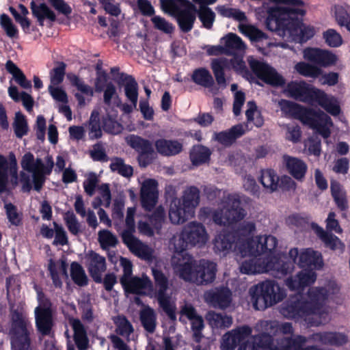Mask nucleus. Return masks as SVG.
Wrapping results in <instances>:
<instances>
[{
  "label": "nucleus",
  "instance_id": "nucleus-39",
  "mask_svg": "<svg viewBox=\"0 0 350 350\" xmlns=\"http://www.w3.org/2000/svg\"><path fill=\"white\" fill-rule=\"evenodd\" d=\"M5 68L21 87L24 89H30L31 88V81L27 79L22 70L13 62L11 60L8 61L5 64Z\"/></svg>",
  "mask_w": 350,
  "mask_h": 350
},
{
  "label": "nucleus",
  "instance_id": "nucleus-38",
  "mask_svg": "<svg viewBox=\"0 0 350 350\" xmlns=\"http://www.w3.org/2000/svg\"><path fill=\"white\" fill-rule=\"evenodd\" d=\"M126 142L128 145L141 154L140 158L142 157L144 154L152 152L151 143L149 141L144 139L138 136L133 135H129L126 137Z\"/></svg>",
  "mask_w": 350,
  "mask_h": 350
},
{
  "label": "nucleus",
  "instance_id": "nucleus-36",
  "mask_svg": "<svg viewBox=\"0 0 350 350\" xmlns=\"http://www.w3.org/2000/svg\"><path fill=\"white\" fill-rule=\"evenodd\" d=\"M312 339L315 342L334 345H342L347 341V338L345 334L334 332L315 334L313 335Z\"/></svg>",
  "mask_w": 350,
  "mask_h": 350
},
{
  "label": "nucleus",
  "instance_id": "nucleus-49",
  "mask_svg": "<svg viewBox=\"0 0 350 350\" xmlns=\"http://www.w3.org/2000/svg\"><path fill=\"white\" fill-rule=\"evenodd\" d=\"M99 196L92 202V206L97 208L100 206L109 207L111 204V192L107 184H102L98 188Z\"/></svg>",
  "mask_w": 350,
  "mask_h": 350
},
{
  "label": "nucleus",
  "instance_id": "nucleus-8",
  "mask_svg": "<svg viewBox=\"0 0 350 350\" xmlns=\"http://www.w3.org/2000/svg\"><path fill=\"white\" fill-rule=\"evenodd\" d=\"M246 215L245 210L241 206L239 196L225 192H223L222 199L216 210L212 211L210 208L204 207L199 212L201 219L211 217L215 224L225 226L243 219Z\"/></svg>",
  "mask_w": 350,
  "mask_h": 350
},
{
  "label": "nucleus",
  "instance_id": "nucleus-42",
  "mask_svg": "<svg viewBox=\"0 0 350 350\" xmlns=\"http://www.w3.org/2000/svg\"><path fill=\"white\" fill-rule=\"evenodd\" d=\"M196 15L202 23V27L206 29H211L215 21V13L209 7L199 6Z\"/></svg>",
  "mask_w": 350,
  "mask_h": 350
},
{
  "label": "nucleus",
  "instance_id": "nucleus-25",
  "mask_svg": "<svg viewBox=\"0 0 350 350\" xmlns=\"http://www.w3.org/2000/svg\"><path fill=\"white\" fill-rule=\"evenodd\" d=\"M67 78L71 84L75 86L79 92L75 94V97L78 101V104L81 107H84L88 104L94 95V90L90 85L85 84L83 81L80 79L77 75L69 73Z\"/></svg>",
  "mask_w": 350,
  "mask_h": 350
},
{
  "label": "nucleus",
  "instance_id": "nucleus-14",
  "mask_svg": "<svg viewBox=\"0 0 350 350\" xmlns=\"http://www.w3.org/2000/svg\"><path fill=\"white\" fill-rule=\"evenodd\" d=\"M155 285L157 288L156 297L160 306L172 319H176V299L172 297V293H168V280L161 271L152 269Z\"/></svg>",
  "mask_w": 350,
  "mask_h": 350
},
{
  "label": "nucleus",
  "instance_id": "nucleus-51",
  "mask_svg": "<svg viewBox=\"0 0 350 350\" xmlns=\"http://www.w3.org/2000/svg\"><path fill=\"white\" fill-rule=\"evenodd\" d=\"M88 136L90 139H96L102 136V131L99 123V113L94 110L89 120Z\"/></svg>",
  "mask_w": 350,
  "mask_h": 350
},
{
  "label": "nucleus",
  "instance_id": "nucleus-11",
  "mask_svg": "<svg viewBox=\"0 0 350 350\" xmlns=\"http://www.w3.org/2000/svg\"><path fill=\"white\" fill-rule=\"evenodd\" d=\"M250 295L254 308L260 310L280 302L286 294L276 282L267 280L250 288Z\"/></svg>",
  "mask_w": 350,
  "mask_h": 350
},
{
  "label": "nucleus",
  "instance_id": "nucleus-45",
  "mask_svg": "<svg viewBox=\"0 0 350 350\" xmlns=\"http://www.w3.org/2000/svg\"><path fill=\"white\" fill-rule=\"evenodd\" d=\"M216 10L223 17L232 18L238 22H244L247 21V16L243 11L239 9L228 8L226 5H218Z\"/></svg>",
  "mask_w": 350,
  "mask_h": 350
},
{
  "label": "nucleus",
  "instance_id": "nucleus-44",
  "mask_svg": "<svg viewBox=\"0 0 350 350\" xmlns=\"http://www.w3.org/2000/svg\"><path fill=\"white\" fill-rule=\"evenodd\" d=\"M124 88L126 98L136 107L138 100V85L136 81L131 77H126Z\"/></svg>",
  "mask_w": 350,
  "mask_h": 350
},
{
  "label": "nucleus",
  "instance_id": "nucleus-4",
  "mask_svg": "<svg viewBox=\"0 0 350 350\" xmlns=\"http://www.w3.org/2000/svg\"><path fill=\"white\" fill-rule=\"evenodd\" d=\"M255 231L256 226L252 221H244L241 224L235 234L237 241L234 253L244 256L274 250L278 243L276 238L266 234L253 237Z\"/></svg>",
  "mask_w": 350,
  "mask_h": 350
},
{
  "label": "nucleus",
  "instance_id": "nucleus-20",
  "mask_svg": "<svg viewBox=\"0 0 350 350\" xmlns=\"http://www.w3.org/2000/svg\"><path fill=\"white\" fill-rule=\"evenodd\" d=\"M139 182L141 185L140 188V199L142 207L150 211L157 204L159 191L158 183L152 178H147L144 181Z\"/></svg>",
  "mask_w": 350,
  "mask_h": 350
},
{
  "label": "nucleus",
  "instance_id": "nucleus-48",
  "mask_svg": "<svg viewBox=\"0 0 350 350\" xmlns=\"http://www.w3.org/2000/svg\"><path fill=\"white\" fill-rule=\"evenodd\" d=\"M332 196L339 208L345 210L347 207L346 192L343 187L337 182L331 183Z\"/></svg>",
  "mask_w": 350,
  "mask_h": 350
},
{
  "label": "nucleus",
  "instance_id": "nucleus-15",
  "mask_svg": "<svg viewBox=\"0 0 350 350\" xmlns=\"http://www.w3.org/2000/svg\"><path fill=\"white\" fill-rule=\"evenodd\" d=\"M28 321L20 312L12 314V323L10 331L12 347L14 350H31L27 333Z\"/></svg>",
  "mask_w": 350,
  "mask_h": 350
},
{
  "label": "nucleus",
  "instance_id": "nucleus-52",
  "mask_svg": "<svg viewBox=\"0 0 350 350\" xmlns=\"http://www.w3.org/2000/svg\"><path fill=\"white\" fill-rule=\"evenodd\" d=\"M211 152L208 148L202 146H194L191 152L190 158L194 165L205 163L209 159Z\"/></svg>",
  "mask_w": 350,
  "mask_h": 350
},
{
  "label": "nucleus",
  "instance_id": "nucleus-24",
  "mask_svg": "<svg viewBox=\"0 0 350 350\" xmlns=\"http://www.w3.org/2000/svg\"><path fill=\"white\" fill-rule=\"evenodd\" d=\"M164 221L165 210L162 206H158L150 217V222L152 227L145 221H139L138 223L139 232L148 237L153 236L154 233L159 234Z\"/></svg>",
  "mask_w": 350,
  "mask_h": 350
},
{
  "label": "nucleus",
  "instance_id": "nucleus-6",
  "mask_svg": "<svg viewBox=\"0 0 350 350\" xmlns=\"http://www.w3.org/2000/svg\"><path fill=\"white\" fill-rule=\"evenodd\" d=\"M245 45H213L207 49L209 55H230L232 58L229 62L226 58L214 59L211 68L218 85L222 89L226 87V80L224 70L232 66L237 72L243 75L245 72V64L243 61Z\"/></svg>",
  "mask_w": 350,
  "mask_h": 350
},
{
  "label": "nucleus",
  "instance_id": "nucleus-57",
  "mask_svg": "<svg viewBox=\"0 0 350 350\" xmlns=\"http://www.w3.org/2000/svg\"><path fill=\"white\" fill-rule=\"evenodd\" d=\"M110 168L113 172H116L126 178L131 177L133 172V167L125 164L123 160L119 158H115L111 160Z\"/></svg>",
  "mask_w": 350,
  "mask_h": 350
},
{
  "label": "nucleus",
  "instance_id": "nucleus-43",
  "mask_svg": "<svg viewBox=\"0 0 350 350\" xmlns=\"http://www.w3.org/2000/svg\"><path fill=\"white\" fill-rule=\"evenodd\" d=\"M333 10L337 24L346 28L350 23V6L335 5Z\"/></svg>",
  "mask_w": 350,
  "mask_h": 350
},
{
  "label": "nucleus",
  "instance_id": "nucleus-37",
  "mask_svg": "<svg viewBox=\"0 0 350 350\" xmlns=\"http://www.w3.org/2000/svg\"><path fill=\"white\" fill-rule=\"evenodd\" d=\"M245 132V129L242 125H237L232 127L228 131L221 132L217 134H215V139L218 141L221 144L224 146L230 145L234 139L243 135Z\"/></svg>",
  "mask_w": 350,
  "mask_h": 350
},
{
  "label": "nucleus",
  "instance_id": "nucleus-31",
  "mask_svg": "<svg viewBox=\"0 0 350 350\" xmlns=\"http://www.w3.org/2000/svg\"><path fill=\"white\" fill-rule=\"evenodd\" d=\"M170 247L171 249L174 250L175 252V254L172 258V262L175 256H180L181 258V256L185 254H189L188 253H183L185 250L191 248L188 239L184 233V229H183L180 233L174 235L170 240Z\"/></svg>",
  "mask_w": 350,
  "mask_h": 350
},
{
  "label": "nucleus",
  "instance_id": "nucleus-28",
  "mask_svg": "<svg viewBox=\"0 0 350 350\" xmlns=\"http://www.w3.org/2000/svg\"><path fill=\"white\" fill-rule=\"evenodd\" d=\"M284 161L288 172L297 180H302L307 171V165L300 159L285 155Z\"/></svg>",
  "mask_w": 350,
  "mask_h": 350
},
{
  "label": "nucleus",
  "instance_id": "nucleus-7",
  "mask_svg": "<svg viewBox=\"0 0 350 350\" xmlns=\"http://www.w3.org/2000/svg\"><path fill=\"white\" fill-rule=\"evenodd\" d=\"M272 252L265 251L254 255L241 256L235 253L239 264V270L243 274L254 275L271 272L275 278H282L293 269L292 263H288L286 268H280V262L278 256H272Z\"/></svg>",
  "mask_w": 350,
  "mask_h": 350
},
{
  "label": "nucleus",
  "instance_id": "nucleus-17",
  "mask_svg": "<svg viewBox=\"0 0 350 350\" xmlns=\"http://www.w3.org/2000/svg\"><path fill=\"white\" fill-rule=\"evenodd\" d=\"M38 299L39 304L35 309L36 326L42 334L46 335L52 327L51 304L40 292H38Z\"/></svg>",
  "mask_w": 350,
  "mask_h": 350
},
{
  "label": "nucleus",
  "instance_id": "nucleus-12",
  "mask_svg": "<svg viewBox=\"0 0 350 350\" xmlns=\"http://www.w3.org/2000/svg\"><path fill=\"white\" fill-rule=\"evenodd\" d=\"M135 207L127 208L125 219L126 229L122 234V239L132 253L142 259L150 260L152 257V250L133 235L135 230Z\"/></svg>",
  "mask_w": 350,
  "mask_h": 350
},
{
  "label": "nucleus",
  "instance_id": "nucleus-54",
  "mask_svg": "<svg viewBox=\"0 0 350 350\" xmlns=\"http://www.w3.org/2000/svg\"><path fill=\"white\" fill-rule=\"evenodd\" d=\"M13 128L16 136L18 138L23 137L28 133L29 128L26 118L21 112L15 113Z\"/></svg>",
  "mask_w": 350,
  "mask_h": 350
},
{
  "label": "nucleus",
  "instance_id": "nucleus-29",
  "mask_svg": "<svg viewBox=\"0 0 350 350\" xmlns=\"http://www.w3.org/2000/svg\"><path fill=\"white\" fill-rule=\"evenodd\" d=\"M67 267L68 265L63 258L56 262L50 260L49 268L55 286L60 287L62 284V280L68 278Z\"/></svg>",
  "mask_w": 350,
  "mask_h": 350
},
{
  "label": "nucleus",
  "instance_id": "nucleus-35",
  "mask_svg": "<svg viewBox=\"0 0 350 350\" xmlns=\"http://www.w3.org/2000/svg\"><path fill=\"white\" fill-rule=\"evenodd\" d=\"M193 81L198 85L211 88L210 91L213 94H216L218 90L216 87L213 86V79L210 72L205 68L196 69L192 75Z\"/></svg>",
  "mask_w": 350,
  "mask_h": 350
},
{
  "label": "nucleus",
  "instance_id": "nucleus-55",
  "mask_svg": "<svg viewBox=\"0 0 350 350\" xmlns=\"http://www.w3.org/2000/svg\"><path fill=\"white\" fill-rule=\"evenodd\" d=\"M116 116V112L113 111L111 114H107V117L103 119V129L106 132L116 135L122 131V125L115 120Z\"/></svg>",
  "mask_w": 350,
  "mask_h": 350
},
{
  "label": "nucleus",
  "instance_id": "nucleus-9",
  "mask_svg": "<svg viewBox=\"0 0 350 350\" xmlns=\"http://www.w3.org/2000/svg\"><path fill=\"white\" fill-rule=\"evenodd\" d=\"M284 92L287 96L299 101L308 103H317L333 116L340 113L338 102L334 97L326 94L304 81H292L287 85Z\"/></svg>",
  "mask_w": 350,
  "mask_h": 350
},
{
  "label": "nucleus",
  "instance_id": "nucleus-19",
  "mask_svg": "<svg viewBox=\"0 0 350 350\" xmlns=\"http://www.w3.org/2000/svg\"><path fill=\"white\" fill-rule=\"evenodd\" d=\"M184 233L191 247H203L209 240V235L205 226L201 223L191 221L184 226Z\"/></svg>",
  "mask_w": 350,
  "mask_h": 350
},
{
  "label": "nucleus",
  "instance_id": "nucleus-40",
  "mask_svg": "<svg viewBox=\"0 0 350 350\" xmlns=\"http://www.w3.org/2000/svg\"><path fill=\"white\" fill-rule=\"evenodd\" d=\"M5 68L21 87L24 89H30L31 88V81L27 79L22 70L13 62L11 60L8 61L5 64Z\"/></svg>",
  "mask_w": 350,
  "mask_h": 350
},
{
  "label": "nucleus",
  "instance_id": "nucleus-30",
  "mask_svg": "<svg viewBox=\"0 0 350 350\" xmlns=\"http://www.w3.org/2000/svg\"><path fill=\"white\" fill-rule=\"evenodd\" d=\"M69 323L74 331L75 343L79 350H86L89 340L86 332L81 321L77 319H70Z\"/></svg>",
  "mask_w": 350,
  "mask_h": 350
},
{
  "label": "nucleus",
  "instance_id": "nucleus-16",
  "mask_svg": "<svg viewBox=\"0 0 350 350\" xmlns=\"http://www.w3.org/2000/svg\"><path fill=\"white\" fill-rule=\"evenodd\" d=\"M248 62L253 72L267 83L275 86L282 85L284 83V78L269 65L252 57L248 59Z\"/></svg>",
  "mask_w": 350,
  "mask_h": 350
},
{
  "label": "nucleus",
  "instance_id": "nucleus-5",
  "mask_svg": "<svg viewBox=\"0 0 350 350\" xmlns=\"http://www.w3.org/2000/svg\"><path fill=\"white\" fill-rule=\"evenodd\" d=\"M278 105L286 116L299 120L325 139L329 137L333 123L330 117L324 112L304 108L286 100H281Z\"/></svg>",
  "mask_w": 350,
  "mask_h": 350
},
{
  "label": "nucleus",
  "instance_id": "nucleus-2",
  "mask_svg": "<svg viewBox=\"0 0 350 350\" xmlns=\"http://www.w3.org/2000/svg\"><path fill=\"white\" fill-rule=\"evenodd\" d=\"M21 165L23 171L18 176L15 155L11 152L7 159L0 154V194L7 190L8 183L15 187L21 182L23 191H29L32 185L36 191H39L46 176L51 174L54 162L51 157L47 156L42 161L35 159L31 153L27 152L22 157Z\"/></svg>",
  "mask_w": 350,
  "mask_h": 350
},
{
  "label": "nucleus",
  "instance_id": "nucleus-22",
  "mask_svg": "<svg viewBox=\"0 0 350 350\" xmlns=\"http://www.w3.org/2000/svg\"><path fill=\"white\" fill-rule=\"evenodd\" d=\"M85 263L94 280L97 283L101 282L102 273L106 270L105 258L93 251H89L85 254Z\"/></svg>",
  "mask_w": 350,
  "mask_h": 350
},
{
  "label": "nucleus",
  "instance_id": "nucleus-33",
  "mask_svg": "<svg viewBox=\"0 0 350 350\" xmlns=\"http://www.w3.org/2000/svg\"><path fill=\"white\" fill-rule=\"evenodd\" d=\"M30 8L32 14L37 18L40 25H43L44 21L46 18L52 22L56 21L55 12L44 3L37 5L36 3L32 1L30 3Z\"/></svg>",
  "mask_w": 350,
  "mask_h": 350
},
{
  "label": "nucleus",
  "instance_id": "nucleus-18",
  "mask_svg": "<svg viewBox=\"0 0 350 350\" xmlns=\"http://www.w3.org/2000/svg\"><path fill=\"white\" fill-rule=\"evenodd\" d=\"M193 8L182 7L175 8L162 9L165 12L168 13L174 16L180 29L187 33L190 31L193 27L196 19L197 8L193 5Z\"/></svg>",
  "mask_w": 350,
  "mask_h": 350
},
{
  "label": "nucleus",
  "instance_id": "nucleus-3",
  "mask_svg": "<svg viewBox=\"0 0 350 350\" xmlns=\"http://www.w3.org/2000/svg\"><path fill=\"white\" fill-rule=\"evenodd\" d=\"M174 273L183 280L204 284L212 282L217 271L216 264L206 260H196L190 254L175 256L172 261Z\"/></svg>",
  "mask_w": 350,
  "mask_h": 350
},
{
  "label": "nucleus",
  "instance_id": "nucleus-10",
  "mask_svg": "<svg viewBox=\"0 0 350 350\" xmlns=\"http://www.w3.org/2000/svg\"><path fill=\"white\" fill-rule=\"evenodd\" d=\"M200 203V191L191 187L185 189L181 198H174L170 203L169 218L174 224H183L193 217Z\"/></svg>",
  "mask_w": 350,
  "mask_h": 350
},
{
  "label": "nucleus",
  "instance_id": "nucleus-64",
  "mask_svg": "<svg viewBox=\"0 0 350 350\" xmlns=\"http://www.w3.org/2000/svg\"><path fill=\"white\" fill-rule=\"evenodd\" d=\"M98 241L103 248L114 246L117 243L116 237L107 230H103L98 232Z\"/></svg>",
  "mask_w": 350,
  "mask_h": 350
},
{
  "label": "nucleus",
  "instance_id": "nucleus-53",
  "mask_svg": "<svg viewBox=\"0 0 350 350\" xmlns=\"http://www.w3.org/2000/svg\"><path fill=\"white\" fill-rule=\"evenodd\" d=\"M140 319L146 330L149 332H154L156 325V317L154 312L152 308L149 307L143 308L140 313Z\"/></svg>",
  "mask_w": 350,
  "mask_h": 350
},
{
  "label": "nucleus",
  "instance_id": "nucleus-41",
  "mask_svg": "<svg viewBox=\"0 0 350 350\" xmlns=\"http://www.w3.org/2000/svg\"><path fill=\"white\" fill-rule=\"evenodd\" d=\"M206 318L213 328H226L230 327L232 323L230 317L215 312H208Z\"/></svg>",
  "mask_w": 350,
  "mask_h": 350
},
{
  "label": "nucleus",
  "instance_id": "nucleus-62",
  "mask_svg": "<svg viewBox=\"0 0 350 350\" xmlns=\"http://www.w3.org/2000/svg\"><path fill=\"white\" fill-rule=\"evenodd\" d=\"M151 21L155 29L163 31L166 33L173 32L174 27L173 25L167 21L164 18L160 16H154L151 18Z\"/></svg>",
  "mask_w": 350,
  "mask_h": 350
},
{
  "label": "nucleus",
  "instance_id": "nucleus-56",
  "mask_svg": "<svg viewBox=\"0 0 350 350\" xmlns=\"http://www.w3.org/2000/svg\"><path fill=\"white\" fill-rule=\"evenodd\" d=\"M70 275L75 284L84 286L88 283L87 275L83 267L77 262H72L70 265Z\"/></svg>",
  "mask_w": 350,
  "mask_h": 350
},
{
  "label": "nucleus",
  "instance_id": "nucleus-60",
  "mask_svg": "<svg viewBox=\"0 0 350 350\" xmlns=\"http://www.w3.org/2000/svg\"><path fill=\"white\" fill-rule=\"evenodd\" d=\"M243 33L251 42H260L268 38L267 35L254 25H247L245 27Z\"/></svg>",
  "mask_w": 350,
  "mask_h": 350
},
{
  "label": "nucleus",
  "instance_id": "nucleus-50",
  "mask_svg": "<svg viewBox=\"0 0 350 350\" xmlns=\"http://www.w3.org/2000/svg\"><path fill=\"white\" fill-rule=\"evenodd\" d=\"M296 71L306 77L317 78L322 75V70L315 65L306 62H299L295 66Z\"/></svg>",
  "mask_w": 350,
  "mask_h": 350
},
{
  "label": "nucleus",
  "instance_id": "nucleus-34",
  "mask_svg": "<svg viewBox=\"0 0 350 350\" xmlns=\"http://www.w3.org/2000/svg\"><path fill=\"white\" fill-rule=\"evenodd\" d=\"M155 147L159 153L165 156H172L178 154L183 148L182 144L176 140L158 139Z\"/></svg>",
  "mask_w": 350,
  "mask_h": 350
},
{
  "label": "nucleus",
  "instance_id": "nucleus-1",
  "mask_svg": "<svg viewBox=\"0 0 350 350\" xmlns=\"http://www.w3.org/2000/svg\"><path fill=\"white\" fill-rule=\"evenodd\" d=\"M316 279L317 275L313 271L303 270L295 277L286 280V286L292 291H297L298 295L281 307L280 312L283 316L297 321L303 320L311 325H319L327 321V313L323 308V304L331 300L340 304L343 297L339 286L334 281L329 282L323 288L310 289L305 296L300 295L304 287L314 283Z\"/></svg>",
  "mask_w": 350,
  "mask_h": 350
},
{
  "label": "nucleus",
  "instance_id": "nucleus-27",
  "mask_svg": "<svg viewBox=\"0 0 350 350\" xmlns=\"http://www.w3.org/2000/svg\"><path fill=\"white\" fill-rule=\"evenodd\" d=\"M122 286L126 292L136 294H147L152 290V282L146 275L142 278L133 277Z\"/></svg>",
  "mask_w": 350,
  "mask_h": 350
},
{
  "label": "nucleus",
  "instance_id": "nucleus-21",
  "mask_svg": "<svg viewBox=\"0 0 350 350\" xmlns=\"http://www.w3.org/2000/svg\"><path fill=\"white\" fill-rule=\"evenodd\" d=\"M204 298L209 305L224 309L230 305L232 293L227 287L214 288L205 292Z\"/></svg>",
  "mask_w": 350,
  "mask_h": 350
},
{
  "label": "nucleus",
  "instance_id": "nucleus-23",
  "mask_svg": "<svg viewBox=\"0 0 350 350\" xmlns=\"http://www.w3.org/2000/svg\"><path fill=\"white\" fill-rule=\"evenodd\" d=\"M304 57L321 67L334 65L337 61L336 56L327 51L317 48L308 47L304 51Z\"/></svg>",
  "mask_w": 350,
  "mask_h": 350
},
{
  "label": "nucleus",
  "instance_id": "nucleus-61",
  "mask_svg": "<svg viewBox=\"0 0 350 350\" xmlns=\"http://www.w3.org/2000/svg\"><path fill=\"white\" fill-rule=\"evenodd\" d=\"M113 321L116 325V332L120 335L128 337L133 332V327L125 317L118 316Z\"/></svg>",
  "mask_w": 350,
  "mask_h": 350
},
{
  "label": "nucleus",
  "instance_id": "nucleus-32",
  "mask_svg": "<svg viewBox=\"0 0 350 350\" xmlns=\"http://www.w3.org/2000/svg\"><path fill=\"white\" fill-rule=\"evenodd\" d=\"M313 228L327 247L333 250H338L340 253L343 252L345 245L336 236L325 232L323 228L317 225H314Z\"/></svg>",
  "mask_w": 350,
  "mask_h": 350
},
{
  "label": "nucleus",
  "instance_id": "nucleus-47",
  "mask_svg": "<svg viewBox=\"0 0 350 350\" xmlns=\"http://www.w3.org/2000/svg\"><path fill=\"white\" fill-rule=\"evenodd\" d=\"M279 178L273 170H265L261 172L260 181L263 187L271 191L277 189Z\"/></svg>",
  "mask_w": 350,
  "mask_h": 350
},
{
  "label": "nucleus",
  "instance_id": "nucleus-13",
  "mask_svg": "<svg viewBox=\"0 0 350 350\" xmlns=\"http://www.w3.org/2000/svg\"><path fill=\"white\" fill-rule=\"evenodd\" d=\"M279 262H280V268H286L288 263H292L293 269L294 264H297L301 267H312L314 269H321L323 265L321 254L312 249L293 248L288 252V256L280 255L278 256Z\"/></svg>",
  "mask_w": 350,
  "mask_h": 350
},
{
  "label": "nucleus",
  "instance_id": "nucleus-26",
  "mask_svg": "<svg viewBox=\"0 0 350 350\" xmlns=\"http://www.w3.org/2000/svg\"><path fill=\"white\" fill-rule=\"evenodd\" d=\"M236 241L234 234L223 230L217 233L213 240L214 250L217 253L226 255L231 251L233 245L235 246Z\"/></svg>",
  "mask_w": 350,
  "mask_h": 350
},
{
  "label": "nucleus",
  "instance_id": "nucleus-59",
  "mask_svg": "<svg viewBox=\"0 0 350 350\" xmlns=\"http://www.w3.org/2000/svg\"><path fill=\"white\" fill-rule=\"evenodd\" d=\"M247 107L245 115L247 121L252 122L256 126H262L263 119L258 111L256 104L253 101H249L247 104Z\"/></svg>",
  "mask_w": 350,
  "mask_h": 350
},
{
  "label": "nucleus",
  "instance_id": "nucleus-46",
  "mask_svg": "<svg viewBox=\"0 0 350 350\" xmlns=\"http://www.w3.org/2000/svg\"><path fill=\"white\" fill-rule=\"evenodd\" d=\"M9 96L15 101L21 100L27 111H31L33 105L32 97L27 93H19L16 86L11 85L8 88Z\"/></svg>",
  "mask_w": 350,
  "mask_h": 350
},
{
  "label": "nucleus",
  "instance_id": "nucleus-63",
  "mask_svg": "<svg viewBox=\"0 0 350 350\" xmlns=\"http://www.w3.org/2000/svg\"><path fill=\"white\" fill-rule=\"evenodd\" d=\"M104 101L107 105H111L113 101L114 104L119 105L120 100L116 92V88L112 83H108L104 90Z\"/></svg>",
  "mask_w": 350,
  "mask_h": 350
},
{
  "label": "nucleus",
  "instance_id": "nucleus-58",
  "mask_svg": "<svg viewBox=\"0 0 350 350\" xmlns=\"http://www.w3.org/2000/svg\"><path fill=\"white\" fill-rule=\"evenodd\" d=\"M284 131L285 139L293 143H297L301 138V132L298 125L295 124H285L281 125Z\"/></svg>",
  "mask_w": 350,
  "mask_h": 350
}]
</instances>
